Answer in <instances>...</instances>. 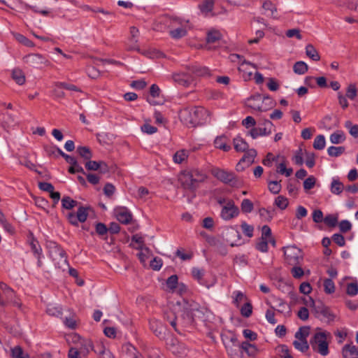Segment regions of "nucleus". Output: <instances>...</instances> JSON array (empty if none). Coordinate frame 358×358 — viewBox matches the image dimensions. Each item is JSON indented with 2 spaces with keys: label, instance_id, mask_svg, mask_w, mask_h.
Returning a JSON list of instances; mask_svg holds the SVG:
<instances>
[{
  "label": "nucleus",
  "instance_id": "f257e3e1",
  "mask_svg": "<svg viewBox=\"0 0 358 358\" xmlns=\"http://www.w3.org/2000/svg\"><path fill=\"white\" fill-rule=\"evenodd\" d=\"M210 112L202 106L186 108L181 111L180 119L187 125L196 127L210 122Z\"/></svg>",
  "mask_w": 358,
  "mask_h": 358
},
{
  "label": "nucleus",
  "instance_id": "f03ea898",
  "mask_svg": "<svg viewBox=\"0 0 358 358\" xmlns=\"http://www.w3.org/2000/svg\"><path fill=\"white\" fill-rule=\"evenodd\" d=\"M166 23L169 29V36L174 40H179L186 36L188 30L191 29L189 20L177 16H166Z\"/></svg>",
  "mask_w": 358,
  "mask_h": 358
},
{
  "label": "nucleus",
  "instance_id": "7ed1b4c3",
  "mask_svg": "<svg viewBox=\"0 0 358 358\" xmlns=\"http://www.w3.org/2000/svg\"><path fill=\"white\" fill-rule=\"evenodd\" d=\"M174 306L175 309L178 307L179 309H182L183 312L182 315V322L180 324L182 327L191 325L194 322V317L196 316V313L199 312L197 304L194 303H190L184 299L177 301Z\"/></svg>",
  "mask_w": 358,
  "mask_h": 358
},
{
  "label": "nucleus",
  "instance_id": "20e7f679",
  "mask_svg": "<svg viewBox=\"0 0 358 358\" xmlns=\"http://www.w3.org/2000/svg\"><path fill=\"white\" fill-rule=\"evenodd\" d=\"M327 334L326 331H318L315 333L310 339V345L313 351L317 352L322 356H326L329 354Z\"/></svg>",
  "mask_w": 358,
  "mask_h": 358
},
{
  "label": "nucleus",
  "instance_id": "39448f33",
  "mask_svg": "<svg viewBox=\"0 0 358 358\" xmlns=\"http://www.w3.org/2000/svg\"><path fill=\"white\" fill-rule=\"evenodd\" d=\"M0 300L4 303L3 305H0L1 307H6L8 304H11L19 308H21L22 304L17 298L13 289L2 282H0Z\"/></svg>",
  "mask_w": 358,
  "mask_h": 358
},
{
  "label": "nucleus",
  "instance_id": "423d86ee",
  "mask_svg": "<svg viewBox=\"0 0 358 358\" xmlns=\"http://www.w3.org/2000/svg\"><path fill=\"white\" fill-rule=\"evenodd\" d=\"M283 249L285 260L287 264L292 266L301 264L303 259V254L300 248L295 245H289Z\"/></svg>",
  "mask_w": 358,
  "mask_h": 358
},
{
  "label": "nucleus",
  "instance_id": "0eeeda50",
  "mask_svg": "<svg viewBox=\"0 0 358 358\" xmlns=\"http://www.w3.org/2000/svg\"><path fill=\"white\" fill-rule=\"evenodd\" d=\"M50 256L57 268L65 270L67 267H69L66 253L64 250L57 245H55L51 248L50 250Z\"/></svg>",
  "mask_w": 358,
  "mask_h": 358
},
{
  "label": "nucleus",
  "instance_id": "6e6552de",
  "mask_svg": "<svg viewBox=\"0 0 358 358\" xmlns=\"http://www.w3.org/2000/svg\"><path fill=\"white\" fill-rule=\"evenodd\" d=\"M309 330V327H300L295 333L296 340L293 342V345L296 350L302 352H305L309 349V344L307 341Z\"/></svg>",
  "mask_w": 358,
  "mask_h": 358
},
{
  "label": "nucleus",
  "instance_id": "1a4fd4ad",
  "mask_svg": "<svg viewBox=\"0 0 358 358\" xmlns=\"http://www.w3.org/2000/svg\"><path fill=\"white\" fill-rule=\"evenodd\" d=\"M213 174L219 180L231 187H238L240 184L238 178L233 172L215 169L213 171Z\"/></svg>",
  "mask_w": 358,
  "mask_h": 358
},
{
  "label": "nucleus",
  "instance_id": "9d476101",
  "mask_svg": "<svg viewBox=\"0 0 358 358\" xmlns=\"http://www.w3.org/2000/svg\"><path fill=\"white\" fill-rule=\"evenodd\" d=\"M23 62L30 66L42 69L50 65V62L45 57L41 54L32 53L25 55L22 58Z\"/></svg>",
  "mask_w": 358,
  "mask_h": 358
},
{
  "label": "nucleus",
  "instance_id": "9b49d317",
  "mask_svg": "<svg viewBox=\"0 0 358 358\" xmlns=\"http://www.w3.org/2000/svg\"><path fill=\"white\" fill-rule=\"evenodd\" d=\"M166 346L169 350L175 355L182 357L187 355V349L186 346L173 336H169L166 338Z\"/></svg>",
  "mask_w": 358,
  "mask_h": 358
},
{
  "label": "nucleus",
  "instance_id": "f8f14e48",
  "mask_svg": "<svg viewBox=\"0 0 358 358\" xmlns=\"http://www.w3.org/2000/svg\"><path fill=\"white\" fill-rule=\"evenodd\" d=\"M239 214L238 208L234 204V201L229 200L224 206H223L220 216L224 220H230Z\"/></svg>",
  "mask_w": 358,
  "mask_h": 358
},
{
  "label": "nucleus",
  "instance_id": "ddd939ff",
  "mask_svg": "<svg viewBox=\"0 0 358 358\" xmlns=\"http://www.w3.org/2000/svg\"><path fill=\"white\" fill-rule=\"evenodd\" d=\"M174 83L182 87H187L193 83V76L186 69V71L175 72L171 76Z\"/></svg>",
  "mask_w": 358,
  "mask_h": 358
},
{
  "label": "nucleus",
  "instance_id": "4468645a",
  "mask_svg": "<svg viewBox=\"0 0 358 358\" xmlns=\"http://www.w3.org/2000/svg\"><path fill=\"white\" fill-rule=\"evenodd\" d=\"M87 210L88 208L80 206L76 214L74 213H69L66 215V217L71 224L78 226V222H84L87 220L88 216Z\"/></svg>",
  "mask_w": 358,
  "mask_h": 358
},
{
  "label": "nucleus",
  "instance_id": "2eb2a0df",
  "mask_svg": "<svg viewBox=\"0 0 358 358\" xmlns=\"http://www.w3.org/2000/svg\"><path fill=\"white\" fill-rule=\"evenodd\" d=\"M273 127V123L270 120H266L262 127H254L249 131V134L253 139L258 136H268L271 134Z\"/></svg>",
  "mask_w": 358,
  "mask_h": 358
},
{
  "label": "nucleus",
  "instance_id": "dca6fc26",
  "mask_svg": "<svg viewBox=\"0 0 358 358\" xmlns=\"http://www.w3.org/2000/svg\"><path fill=\"white\" fill-rule=\"evenodd\" d=\"M185 69L193 76V81L195 78L208 77L210 76V70L208 67L199 64L187 65Z\"/></svg>",
  "mask_w": 358,
  "mask_h": 358
},
{
  "label": "nucleus",
  "instance_id": "f3484780",
  "mask_svg": "<svg viewBox=\"0 0 358 358\" xmlns=\"http://www.w3.org/2000/svg\"><path fill=\"white\" fill-rule=\"evenodd\" d=\"M164 320L170 324L176 331L178 334H182V329L180 327H183L180 324L182 322V319L181 318L178 323V317L173 310H166L164 313Z\"/></svg>",
  "mask_w": 358,
  "mask_h": 358
},
{
  "label": "nucleus",
  "instance_id": "a211bd4d",
  "mask_svg": "<svg viewBox=\"0 0 358 358\" xmlns=\"http://www.w3.org/2000/svg\"><path fill=\"white\" fill-rule=\"evenodd\" d=\"M256 69L257 66L255 64L244 59L241 62L238 71L242 73V77L245 80H249L253 75V71Z\"/></svg>",
  "mask_w": 358,
  "mask_h": 358
},
{
  "label": "nucleus",
  "instance_id": "6ab92c4d",
  "mask_svg": "<svg viewBox=\"0 0 358 358\" xmlns=\"http://www.w3.org/2000/svg\"><path fill=\"white\" fill-rule=\"evenodd\" d=\"M245 153L240 160L239 163L236 165L237 171H242L244 168L241 167L242 163H245L247 166H250L254 162L257 156V151L255 149H248L245 151Z\"/></svg>",
  "mask_w": 358,
  "mask_h": 358
},
{
  "label": "nucleus",
  "instance_id": "aec40b11",
  "mask_svg": "<svg viewBox=\"0 0 358 358\" xmlns=\"http://www.w3.org/2000/svg\"><path fill=\"white\" fill-rule=\"evenodd\" d=\"M317 316L322 315L327 322H332L336 318V315L331 312L329 308L324 306L322 303H320L315 306L314 310Z\"/></svg>",
  "mask_w": 358,
  "mask_h": 358
},
{
  "label": "nucleus",
  "instance_id": "412c9836",
  "mask_svg": "<svg viewBox=\"0 0 358 358\" xmlns=\"http://www.w3.org/2000/svg\"><path fill=\"white\" fill-rule=\"evenodd\" d=\"M115 214L117 220L122 224H129L132 219V215L124 207L116 208L115 209Z\"/></svg>",
  "mask_w": 358,
  "mask_h": 358
},
{
  "label": "nucleus",
  "instance_id": "4be33fe9",
  "mask_svg": "<svg viewBox=\"0 0 358 358\" xmlns=\"http://www.w3.org/2000/svg\"><path fill=\"white\" fill-rule=\"evenodd\" d=\"M85 167L90 171L99 170L101 173H106L109 171L108 165L103 161L96 162L89 160L85 163Z\"/></svg>",
  "mask_w": 358,
  "mask_h": 358
},
{
  "label": "nucleus",
  "instance_id": "5701e85b",
  "mask_svg": "<svg viewBox=\"0 0 358 358\" xmlns=\"http://www.w3.org/2000/svg\"><path fill=\"white\" fill-rule=\"evenodd\" d=\"M150 328L151 331L159 338H164L166 334V328L164 325L157 320L150 321Z\"/></svg>",
  "mask_w": 358,
  "mask_h": 358
},
{
  "label": "nucleus",
  "instance_id": "b1692460",
  "mask_svg": "<svg viewBox=\"0 0 358 358\" xmlns=\"http://www.w3.org/2000/svg\"><path fill=\"white\" fill-rule=\"evenodd\" d=\"M262 102L263 99L262 96L260 94H256L248 99L246 105L253 110L262 111L264 110L262 108Z\"/></svg>",
  "mask_w": 358,
  "mask_h": 358
},
{
  "label": "nucleus",
  "instance_id": "393cba45",
  "mask_svg": "<svg viewBox=\"0 0 358 358\" xmlns=\"http://www.w3.org/2000/svg\"><path fill=\"white\" fill-rule=\"evenodd\" d=\"M190 176L189 172L185 173L180 176V180L184 188L194 190L198 187V184L193 180V178Z\"/></svg>",
  "mask_w": 358,
  "mask_h": 358
},
{
  "label": "nucleus",
  "instance_id": "a878e982",
  "mask_svg": "<svg viewBox=\"0 0 358 358\" xmlns=\"http://www.w3.org/2000/svg\"><path fill=\"white\" fill-rule=\"evenodd\" d=\"M344 358H358V348L352 343L346 344L342 349Z\"/></svg>",
  "mask_w": 358,
  "mask_h": 358
},
{
  "label": "nucleus",
  "instance_id": "bb28decb",
  "mask_svg": "<svg viewBox=\"0 0 358 358\" xmlns=\"http://www.w3.org/2000/svg\"><path fill=\"white\" fill-rule=\"evenodd\" d=\"M226 350L230 358H243V352L238 345H226Z\"/></svg>",
  "mask_w": 358,
  "mask_h": 358
},
{
  "label": "nucleus",
  "instance_id": "cd10ccee",
  "mask_svg": "<svg viewBox=\"0 0 358 358\" xmlns=\"http://www.w3.org/2000/svg\"><path fill=\"white\" fill-rule=\"evenodd\" d=\"M93 345L90 340L80 339L79 341L78 351L82 355L86 356L92 350Z\"/></svg>",
  "mask_w": 358,
  "mask_h": 358
},
{
  "label": "nucleus",
  "instance_id": "c85d7f7f",
  "mask_svg": "<svg viewBox=\"0 0 358 358\" xmlns=\"http://www.w3.org/2000/svg\"><path fill=\"white\" fill-rule=\"evenodd\" d=\"M214 145L216 148L228 152L231 146L227 144V137L224 135L217 136L214 141Z\"/></svg>",
  "mask_w": 358,
  "mask_h": 358
},
{
  "label": "nucleus",
  "instance_id": "c756f323",
  "mask_svg": "<svg viewBox=\"0 0 358 358\" xmlns=\"http://www.w3.org/2000/svg\"><path fill=\"white\" fill-rule=\"evenodd\" d=\"M344 189L343 184L339 180L338 178H333L330 186V191L332 194L338 195Z\"/></svg>",
  "mask_w": 358,
  "mask_h": 358
},
{
  "label": "nucleus",
  "instance_id": "7c9ffc66",
  "mask_svg": "<svg viewBox=\"0 0 358 358\" xmlns=\"http://www.w3.org/2000/svg\"><path fill=\"white\" fill-rule=\"evenodd\" d=\"M234 147L237 152L246 151L249 145L247 142L240 136L234 138Z\"/></svg>",
  "mask_w": 358,
  "mask_h": 358
},
{
  "label": "nucleus",
  "instance_id": "2f4dec72",
  "mask_svg": "<svg viewBox=\"0 0 358 358\" xmlns=\"http://www.w3.org/2000/svg\"><path fill=\"white\" fill-rule=\"evenodd\" d=\"M306 54L313 61H319L320 59V56L315 48V47L312 44H308L306 47Z\"/></svg>",
  "mask_w": 358,
  "mask_h": 358
},
{
  "label": "nucleus",
  "instance_id": "473e14b6",
  "mask_svg": "<svg viewBox=\"0 0 358 358\" xmlns=\"http://www.w3.org/2000/svg\"><path fill=\"white\" fill-rule=\"evenodd\" d=\"M13 79L20 85L25 83V76L23 71L20 69H15L12 72Z\"/></svg>",
  "mask_w": 358,
  "mask_h": 358
},
{
  "label": "nucleus",
  "instance_id": "72a5a7b5",
  "mask_svg": "<svg viewBox=\"0 0 358 358\" xmlns=\"http://www.w3.org/2000/svg\"><path fill=\"white\" fill-rule=\"evenodd\" d=\"M189 173L191 174L190 177H192L193 180L198 185L199 182L204 181L206 179L205 173L202 171H200L197 169H192L189 171Z\"/></svg>",
  "mask_w": 358,
  "mask_h": 358
},
{
  "label": "nucleus",
  "instance_id": "f704fd0d",
  "mask_svg": "<svg viewBox=\"0 0 358 358\" xmlns=\"http://www.w3.org/2000/svg\"><path fill=\"white\" fill-rule=\"evenodd\" d=\"M233 303L238 307L240 303L243 301H248L247 296L241 291H234L232 293Z\"/></svg>",
  "mask_w": 358,
  "mask_h": 358
},
{
  "label": "nucleus",
  "instance_id": "c9c22d12",
  "mask_svg": "<svg viewBox=\"0 0 358 358\" xmlns=\"http://www.w3.org/2000/svg\"><path fill=\"white\" fill-rule=\"evenodd\" d=\"M78 203V201L68 196H64L62 199V207L67 210L73 209L74 207L77 206Z\"/></svg>",
  "mask_w": 358,
  "mask_h": 358
},
{
  "label": "nucleus",
  "instance_id": "e433bc0d",
  "mask_svg": "<svg viewBox=\"0 0 358 358\" xmlns=\"http://www.w3.org/2000/svg\"><path fill=\"white\" fill-rule=\"evenodd\" d=\"M308 69V65L302 61L296 62L293 66L294 72L299 75L304 74Z\"/></svg>",
  "mask_w": 358,
  "mask_h": 358
},
{
  "label": "nucleus",
  "instance_id": "4c0bfd02",
  "mask_svg": "<svg viewBox=\"0 0 358 358\" xmlns=\"http://www.w3.org/2000/svg\"><path fill=\"white\" fill-rule=\"evenodd\" d=\"M242 352L245 351L249 356H254L257 352V348L248 342H243L241 345Z\"/></svg>",
  "mask_w": 358,
  "mask_h": 358
},
{
  "label": "nucleus",
  "instance_id": "58836bf2",
  "mask_svg": "<svg viewBox=\"0 0 358 358\" xmlns=\"http://www.w3.org/2000/svg\"><path fill=\"white\" fill-rule=\"evenodd\" d=\"M78 155L86 160H89L92 157L90 149L86 146H79L77 148Z\"/></svg>",
  "mask_w": 358,
  "mask_h": 358
},
{
  "label": "nucleus",
  "instance_id": "ea45409f",
  "mask_svg": "<svg viewBox=\"0 0 358 358\" xmlns=\"http://www.w3.org/2000/svg\"><path fill=\"white\" fill-rule=\"evenodd\" d=\"M222 35L218 31H210L207 34L206 42L208 43H214L221 39Z\"/></svg>",
  "mask_w": 358,
  "mask_h": 358
},
{
  "label": "nucleus",
  "instance_id": "a19ab883",
  "mask_svg": "<svg viewBox=\"0 0 358 358\" xmlns=\"http://www.w3.org/2000/svg\"><path fill=\"white\" fill-rule=\"evenodd\" d=\"M345 139V134L341 131L333 133L330 136V141L333 144H338L343 142Z\"/></svg>",
  "mask_w": 358,
  "mask_h": 358
},
{
  "label": "nucleus",
  "instance_id": "79ce46f5",
  "mask_svg": "<svg viewBox=\"0 0 358 358\" xmlns=\"http://www.w3.org/2000/svg\"><path fill=\"white\" fill-rule=\"evenodd\" d=\"M214 7V0H205L199 5V8L202 13H208L213 10Z\"/></svg>",
  "mask_w": 358,
  "mask_h": 358
},
{
  "label": "nucleus",
  "instance_id": "37998d69",
  "mask_svg": "<svg viewBox=\"0 0 358 358\" xmlns=\"http://www.w3.org/2000/svg\"><path fill=\"white\" fill-rule=\"evenodd\" d=\"M188 157L187 152L185 150H180L177 151L173 155V162L176 164H181Z\"/></svg>",
  "mask_w": 358,
  "mask_h": 358
},
{
  "label": "nucleus",
  "instance_id": "c03bdc74",
  "mask_svg": "<svg viewBox=\"0 0 358 358\" xmlns=\"http://www.w3.org/2000/svg\"><path fill=\"white\" fill-rule=\"evenodd\" d=\"M345 152V148L343 146H330L327 149L328 155L331 157H337L341 155Z\"/></svg>",
  "mask_w": 358,
  "mask_h": 358
},
{
  "label": "nucleus",
  "instance_id": "a18cd8bd",
  "mask_svg": "<svg viewBox=\"0 0 358 358\" xmlns=\"http://www.w3.org/2000/svg\"><path fill=\"white\" fill-rule=\"evenodd\" d=\"M95 352L99 355L100 358H114L111 352L103 345L97 346V350H95Z\"/></svg>",
  "mask_w": 358,
  "mask_h": 358
},
{
  "label": "nucleus",
  "instance_id": "49530a36",
  "mask_svg": "<svg viewBox=\"0 0 358 358\" xmlns=\"http://www.w3.org/2000/svg\"><path fill=\"white\" fill-rule=\"evenodd\" d=\"M326 145L325 138L323 135H318L313 142V148L316 150H323Z\"/></svg>",
  "mask_w": 358,
  "mask_h": 358
},
{
  "label": "nucleus",
  "instance_id": "de8ad7c7",
  "mask_svg": "<svg viewBox=\"0 0 358 358\" xmlns=\"http://www.w3.org/2000/svg\"><path fill=\"white\" fill-rule=\"evenodd\" d=\"M29 245L34 256H38L42 254V248L41 245L33 237L29 241Z\"/></svg>",
  "mask_w": 358,
  "mask_h": 358
},
{
  "label": "nucleus",
  "instance_id": "09e8293b",
  "mask_svg": "<svg viewBox=\"0 0 358 358\" xmlns=\"http://www.w3.org/2000/svg\"><path fill=\"white\" fill-rule=\"evenodd\" d=\"M259 213L262 220L264 222H269L273 216V211L264 208H260Z\"/></svg>",
  "mask_w": 358,
  "mask_h": 358
},
{
  "label": "nucleus",
  "instance_id": "8fccbe9b",
  "mask_svg": "<svg viewBox=\"0 0 358 358\" xmlns=\"http://www.w3.org/2000/svg\"><path fill=\"white\" fill-rule=\"evenodd\" d=\"M254 206L252 202L248 199H244L241 204V208L243 213H249L253 210Z\"/></svg>",
  "mask_w": 358,
  "mask_h": 358
},
{
  "label": "nucleus",
  "instance_id": "3c124183",
  "mask_svg": "<svg viewBox=\"0 0 358 358\" xmlns=\"http://www.w3.org/2000/svg\"><path fill=\"white\" fill-rule=\"evenodd\" d=\"M324 289L325 293L330 294L335 292V285L333 280L330 278H326L323 282Z\"/></svg>",
  "mask_w": 358,
  "mask_h": 358
},
{
  "label": "nucleus",
  "instance_id": "603ef678",
  "mask_svg": "<svg viewBox=\"0 0 358 358\" xmlns=\"http://www.w3.org/2000/svg\"><path fill=\"white\" fill-rule=\"evenodd\" d=\"M263 8L266 10L270 11L271 13L267 14L268 16L275 18V13L277 11L276 7L273 4L271 1H266L263 3Z\"/></svg>",
  "mask_w": 358,
  "mask_h": 358
},
{
  "label": "nucleus",
  "instance_id": "864d4df0",
  "mask_svg": "<svg viewBox=\"0 0 358 358\" xmlns=\"http://www.w3.org/2000/svg\"><path fill=\"white\" fill-rule=\"evenodd\" d=\"M332 117L329 115H327L324 117L322 121L321 122V127L327 130H331V129L338 127L337 123L331 124Z\"/></svg>",
  "mask_w": 358,
  "mask_h": 358
},
{
  "label": "nucleus",
  "instance_id": "5fc2aeb1",
  "mask_svg": "<svg viewBox=\"0 0 358 358\" xmlns=\"http://www.w3.org/2000/svg\"><path fill=\"white\" fill-rule=\"evenodd\" d=\"M241 313L245 317H249L252 313V306L250 301H246L241 308Z\"/></svg>",
  "mask_w": 358,
  "mask_h": 358
},
{
  "label": "nucleus",
  "instance_id": "6e6d98bb",
  "mask_svg": "<svg viewBox=\"0 0 358 358\" xmlns=\"http://www.w3.org/2000/svg\"><path fill=\"white\" fill-rule=\"evenodd\" d=\"M55 86L59 88H64L67 90L81 92V90L77 86L66 83L57 82L55 83Z\"/></svg>",
  "mask_w": 358,
  "mask_h": 358
},
{
  "label": "nucleus",
  "instance_id": "4d7b16f0",
  "mask_svg": "<svg viewBox=\"0 0 358 358\" xmlns=\"http://www.w3.org/2000/svg\"><path fill=\"white\" fill-rule=\"evenodd\" d=\"M243 233L248 236L251 238L253 236L254 227L252 225L248 224L245 222H242L241 225Z\"/></svg>",
  "mask_w": 358,
  "mask_h": 358
},
{
  "label": "nucleus",
  "instance_id": "13d9d810",
  "mask_svg": "<svg viewBox=\"0 0 358 358\" xmlns=\"http://www.w3.org/2000/svg\"><path fill=\"white\" fill-rule=\"evenodd\" d=\"M278 355L281 358H293L289 353V350L285 345H281L278 347Z\"/></svg>",
  "mask_w": 358,
  "mask_h": 358
},
{
  "label": "nucleus",
  "instance_id": "bf43d9fd",
  "mask_svg": "<svg viewBox=\"0 0 358 358\" xmlns=\"http://www.w3.org/2000/svg\"><path fill=\"white\" fill-rule=\"evenodd\" d=\"M15 39L20 43L24 45L27 47H33L34 43L28 39L26 36L22 34H17L15 35Z\"/></svg>",
  "mask_w": 358,
  "mask_h": 358
},
{
  "label": "nucleus",
  "instance_id": "052dcab7",
  "mask_svg": "<svg viewBox=\"0 0 358 358\" xmlns=\"http://www.w3.org/2000/svg\"><path fill=\"white\" fill-rule=\"evenodd\" d=\"M47 313L52 316L59 317L62 315V309L59 306L49 305L46 310Z\"/></svg>",
  "mask_w": 358,
  "mask_h": 358
},
{
  "label": "nucleus",
  "instance_id": "680f3d73",
  "mask_svg": "<svg viewBox=\"0 0 358 358\" xmlns=\"http://www.w3.org/2000/svg\"><path fill=\"white\" fill-rule=\"evenodd\" d=\"M10 352L13 358H23L26 356L23 352L22 348L19 345L11 348Z\"/></svg>",
  "mask_w": 358,
  "mask_h": 358
},
{
  "label": "nucleus",
  "instance_id": "e2e57ef3",
  "mask_svg": "<svg viewBox=\"0 0 358 358\" xmlns=\"http://www.w3.org/2000/svg\"><path fill=\"white\" fill-rule=\"evenodd\" d=\"M357 90L355 84H350L348 87L345 96L350 100H354L357 96Z\"/></svg>",
  "mask_w": 358,
  "mask_h": 358
},
{
  "label": "nucleus",
  "instance_id": "0e129e2a",
  "mask_svg": "<svg viewBox=\"0 0 358 358\" xmlns=\"http://www.w3.org/2000/svg\"><path fill=\"white\" fill-rule=\"evenodd\" d=\"M275 204L280 209L284 210L288 205V200L286 197L278 196L275 200Z\"/></svg>",
  "mask_w": 358,
  "mask_h": 358
},
{
  "label": "nucleus",
  "instance_id": "69168bd1",
  "mask_svg": "<svg viewBox=\"0 0 358 358\" xmlns=\"http://www.w3.org/2000/svg\"><path fill=\"white\" fill-rule=\"evenodd\" d=\"M268 189L273 194H278L281 189V185L278 181H270L268 182Z\"/></svg>",
  "mask_w": 358,
  "mask_h": 358
},
{
  "label": "nucleus",
  "instance_id": "338daca9",
  "mask_svg": "<svg viewBox=\"0 0 358 358\" xmlns=\"http://www.w3.org/2000/svg\"><path fill=\"white\" fill-rule=\"evenodd\" d=\"M256 248L257 250L262 252H266L268 251V240L260 238L256 244Z\"/></svg>",
  "mask_w": 358,
  "mask_h": 358
},
{
  "label": "nucleus",
  "instance_id": "774afa93",
  "mask_svg": "<svg viewBox=\"0 0 358 358\" xmlns=\"http://www.w3.org/2000/svg\"><path fill=\"white\" fill-rule=\"evenodd\" d=\"M315 182L316 179L314 176H309L303 182V188L306 190H310L313 189L315 185Z\"/></svg>",
  "mask_w": 358,
  "mask_h": 358
}]
</instances>
